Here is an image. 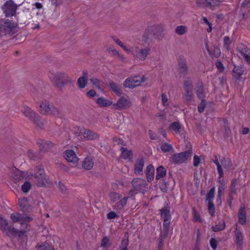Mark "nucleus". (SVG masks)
<instances>
[{
    "mask_svg": "<svg viewBox=\"0 0 250 250\" xmlns=\"http://www.w3.org/2000/svg\"><path fill=\"white\" fill-rule=\"evenodd\" d=\"M185 100L187 102H191L193 98V91L185 92Z\"/></svg>",
    "mask_w": 250,
    "mask_h": 250,
    "instance_id": "5fc2aeb1",
    "label": "nucleus"
},
{
    "mask_svg": "<svg viewBox=\"0 0 250 250\" xmlns=\"http://www.w3.org/2000/svg\"><path fill=\"white\" fill-rule=\"evenodd\" d=\"M121 157L125 160H130L132 158V153L130 150L125 147H121Z\"/></svg>",
    "mask_w": 250,
    "mask_h": 250,
    "instance_id": "c756f323",
    "label": "nucleus"
},
{
    "mask_svg": "<svg viewBox=\"0 0 250 250\" xmlns=\"http://www.w3.org/2000/svg\"><path fill=\"white\" fill-rule=\"evenodd\" d=\"M192 154V150L173 154L170 158V161L174 164H181L185 162Z\"/></svg>",
    "mask_w": 250,
    "mask_h": 250,
    "instance_id": "f8f14e48",
    "label": "nucleus"
},
{
    "mask_svg": "<svg viewBox=\"0 0 250 250\" xmlns=\"http://www.w3.org/2000/svg\"><path fill=\"white\" fill-rule=\"evenodd\" d=\"M156 179L159 180L164 177L166 174V170L162 166L159 167L156 169Z\"/></svg>",
    "mask_w": 250,
    "mask_h": 250,
    "instance_id": "4c0bfd02",
    "label": "nucleus"
},
{
    "mask_svg": "<svg viewBox=\"0 0 250 250\" xmlns=\"http://www.w3.org/2000/svg\"><path fill=\"white\" fill-rule=\"evenodd\" d=\"M12 22L9 20H5L0 26V37L8 34H13L16 32L18 19Z\"/></svg>",
    "mask_w": 250,
    "mask_h": 250,
    "instance_id": "20e7f679",
    "label": "nucleus"
},
{
    "mask_svg": "<svg viewBox=\"0 0 250 250\" xmlns=\"http://www.w3.org/2000/svg\"><path fill=\"white\" fill-rule=\"evenodd\" d=\"M239 222L243 225L246 223V215L245 211V208L241 206L238 213Z\"/></svg>",
    "mask_w": 250,
    "mask_h": 250,
    "instance_id": "c85d7f7f",
    "label": "nucleus"
},
{
    "mask_svg": "<svg viewBox=\"0 0 250 250\" xmlns=\"http://www.w3.org/2000/svg\"><path fill=\"white\" fill-rule=\"evenodd\" d=\"M128 197H124L116 203L114 206L115 209L120 210L124 208V206L126 205L127 199Z\"/></svg>",
    "mask_w": 250,
    "mask_h": 250,
    "instance_id": "c9c22d12",
    "label": "nucleus"
},
{
    "mask_svg": "<svg viewBox=\"0 0 250 250\" xmlns=\"http://www.w3.org/2000/svg\"><path fill=\"white\" fill-rule=\"evenodd\" d=\"M109 86L112 91H113L117 95L121 96L122 95L121 86L113 82L109 83Z\"/></svg>",
    "mask_w": 250,
    "mask_h": 250,
    "instance_id": "7c9ffc66",
    "label": "nucleus"
},
{
    "mask_svg": "<svg viewBox=\"0 0 250 250\" xmlns=\"http://www.w3.org/2000/svg\"><path fill=\"white\" fill-rule=\"evenodd\" d=\"M64 157L67 161L74 164L77 163L78 161V158L76 154L72 150H65L64 153Z\"/></svg>",
    "mask_w": 250,
    "mask_h": 250,
    "instance_id": "412c9836",
    "label": "nucleus"
},
{
    "mask_svg": "<svg viewBox=\"0 0 250 250\" xmlns=\"http://www.w3.org/2000/svg\"><path fill=\"white\" fill-rule=\"evenodd\" d=\"M112 38L114 42H115L118 45H119L125 52L127 53L129 51V47L125 45L118 38L116 37H112Z\"/></svg>",
    "mask_w": 250,
    "mask_h": 250,
    "instance_id": "ea45409f",
    "label": "nucleus"
},
{
    "mask_svg": "<svg viewBox=\"0 0 250 250\" xmlns=\"http://www.w3.org/2000/svg\"><path fill=\"white\" fill-rule=\"evenodd\" d=\"M96 102L102 107H107L111 105H112L113 104L112 101L106 99L104 97H100L97 99Z\"/></svg>",
    "mask_w": 250,
    "mask_h": 250,
    "instance_id": "cd10ccee",
    "label": "nucleus"
},
{
    "mask_svg": "<svg viewBox=\"0 0 250 250\" xmlns=\"http://www.w3.org/2000/svg\"><path fill=\"white\" fill-rule=\"evenodd\" d=\"M34 124L38 129H42L44 126L43 121L39 119L35 120Z\"/></svg>",
    "mask_w": 250,
    "mask_h": 250,
    "instance_id": "6e6d98bb",
    "label": "nucleus"
},
{
    "mask_svg": "<svg viewBox=\"0 0 250 250\" xmlns=\"http://www.w3.org/2000/svg\"><path fill=\"white\" fill-rule=\"evenodd\" d=\"M49 77L52 82L58 86L59 84H68L75 81L72 76L64 72H51Z\"/></svg>",
    "mask_w": 250,
    "mask_h": 250,
    "instance_id": "f257e3e1",
    "label": "nucleus"
},
{
    "mask_svg": "<svg viewBox=\"0 0 250 250\" xmlns=\"http://www.w3.org/2000/svg\"><path fill=\"white\" fill-rule=\"evenodd\" d=\"M161 149L163 152H169L172 149V146L169 144L164 143H162L161 145Z\"/></svg>",
    "mask_w": 250,
    "mask_h": 250,
    "instance_id": "09e8293b",
    "label": "nucleus"
},
{
    "mask_svg": "<svg viewBox=\"0 0 250 250\" xmlns=\"http://www.w3.org/2000/svg\"><path fill=\"white\" fill-rule=\"evenodd\" d=\"M185 92L193 91L192 82L190 80H187L184 83Z\"/></svg>",
    "mask_w": 250,
    "mask_h": 250,
    "instance_id": "58836bf2",
    "label": "nucleus"
},
{
    "mask_svg": "<svg viewBox=\"0 0 250 250\" xmlns=\"http://www.w3.org/2000/svg\"><path fill=\"white\" fill-rule=\"evenodd\" d=\"M129 51L127 52V54L132 55L137 61H143L150 54L151 49L149 46L140 48L138 46L134 45L129 48Z\"/></svg>",
    "mask_w": 250,
    "mask_h": 250,
    "instance_id": "f03ea898",
    "label": "nucleus"
},
{
    "mask_svg": "<svg viewBox=\"0 0 250 250\" xmlns=\"http://www.w3.org/2000/svg\"><path fill=\"white\" fill-rule=\"evenodd\" d=\"M131 184L133 190L138 192H144L148 189L146 181L141 178H134L132 180Z\"/></svg>",
    "mask_w": 250,
    "mask_h": 250,
    "instance_id": "dca6fc26",
    "label": "nucleus"
},
{
    "mask_svg": "<svg viewBox=\"0 0 250 250\" xmlns=\"http://www.w3.org/2000/svg\"><path fill=\"white\" fill-rule=\"evenodd\" d=\"M36 104L38 111L42 114H52L54 115H58L60 114L59 109L50 104L47 100L39 101L36 103Z\"/></svg>",
    "mask_w": 250,
    "mask_h": 250,
    "instance_id": "7ed1b4c3",
    "label": "nucleus"
},
{
    "mask_svg": "<svg viewBox=\"0 0 250 250\" xmlns=\"http://www.w3.org/2000/svg\"><path fill=\"white\" fill-rule=\"evenodd\" d=\"M90 81L93 84H94L96 86V87H97L98 88H100L99 86L100 81L98 79L95 78H91L90 79Z\"/></svg>",
    "mask_w": 250,
    "mask_h": 250,
    "instance_id": "774afa93",
    "label": "nucleus"
},
{
    "mask_svg": "<svg viewBox=\"0 0 250 250\" xmlns=\"http://www.w3.org/2000/svg\"><path fill=\"white\" fill-rule=\"evenodd\" d=\"M145 82L144 76H136L127 78L124 82V86L125 88H133L140 85Z\"/></svg>",
    "mask_w": 250,
    "mask_h": 250,
    "instance_id": "1a4fd4ad",
    "label": "nucleus"
},
{
    "mask_svg": "<svg viewBox=\"0 0 250 250\" xmlns=\"http://www.w3.org/2000/svg\"><path fill=\"white\" fill-rule=\"evenodd\" d=\"M76 130L79 132V135L81 136L82 139L86 140H95L98 138V135L97 133L88 129L76 127L75 128V131Z\"/></svg>",
    "mask_w": 250,
    "mask_h": 250,
    "instance_id": "2eb2a0df",
    "label": "nucleus"
},
{
    "mask_svg": "<svg viewBox=\"0 0 250 250\" xmlns=\"http://www.w3.org/2000/svg\"><path fill=\"white\" fill-rule=\"evenodd\" d=\"M219 176H218V184L220 183H225L224 179V172L223 170H220L218 171Z\"/></svg>",
    "mask_w": 250,
    "mask_h": 250,
    "instance_id": "13d9d810",
    "label": "nucleus"
},
{
    "mask_svg": "<svg viewBox=\"0 0 250 250\" xmlns=\"http://www.w3.org/2000/svg\"><path fill=\"white\" fill-rule=\"evenodd\" d=\"M237 55L239 58L250 64V49L243 44H239L237 47Z\"/></svg>",
    "mask_w": 250,
    "mask_h": 250,
    "instance_id": "9d476101",
    "label": "nucleus"
},
{
    "mask_svg": "<svg viewBox=\"0 0 250 250\" xmlns=\"http://www.w3.org/2000/svg\"><path fill=\"white\" fill-rule=\"evenodd\" d=\"M209 243L211 248L213 250H215L216 249L217 242V241L214 238H211L210 240Z\"/></svg>",
    "mask_w": 250,
    "mask_h": 250,
    "instance_id": "69168bd1",
    "label": "nucleus"
},
{
    "mask_svg": "<svg viewBox=\"0 0 250 250\" xmlns=\"http://www.w3.org/2000/svg\"><path fill=\"white\" fill-rule=\"evenodd\" d=\"M82 167L86 169H90L93 167V162L90 157H86L83 161Z\"/></svg>",
    "mask_w": 250,
    "mask_h": 250,
    "instance_id": "72a5a7b5",
    "label": "nucleus"
},
{
    "mask_svg": "<svg viewBox=\"0 0 250 250\" xmlns=\"http://www.w3.org/2000/svg\"><path fill=\"white\" fill-rule=\"evenodd\" d=\"M154 168L152 165H148L146 167V176L148 182H150L153 179Z\"/></svg>",
    "mask_w": 250,
    "mask_h": 250,
    "instance_id": "2f4dec72",
    "label": "nucleus"
},
{
    "mask_svg": "<svg viewBox=\"0 0 250 250\" xmlns=\"http://www.w3.org/2000/svg\"><path fill=\"white\" fill-rule=\"evenodd\" d=\"M169 129L174 131L176 134H178L180 132L181 126L179 123L175 122L170 124Z\"/></svg>",
    "mask_w": 250,
    "mask_h": 250,
    "instance_id": "a19ab883",
    "label": "nucleus"
},
{
    "mask_svg": "<svg viewBox=\"0 0 250 250\" xmlns=\"http://www.w3.org/2000/svg\"><path fill=\"white\" fill-rule=\"evenodd\" d=\"M236 192V188H230L229 189V202L230 204L231 201L233 199V195Z\"/></svg>",
    "mask_w": 250,
    "mask_h": 250,
    "instance_id": "680f3d73",
    "label": "nucleus"
},
{
    "mask_svg": "<svg viewBox=\"0 0 250 250\" xmlns=\"http://www.w3.org/2000/svg\"><path fill=\"white\" fill-rule=\"evenodd\" d=\"M188 31V28L185 25L177 26L175 29V32L176 34L181 36L185 34Z\"/></svg>",
    "mask_w": 250,
    "mask_h": 250,
    "instance_id": "e433bc0d",
    "label": "nucleus"
},
{
    "mask_svg": "<svg viewBox=\"0 0 250 250\" xmlns=\"http://www.w3.org/2000/svg\"><path fill=\"white\" fill-rule=\"evenodd\" d=\"M225 228V224L224 221L220 222L218 225H216L212 227L213 230L215 232L219 231L224 229Z\"/></svg>",
    "mask_w": 250,
    "mask_h": 250,
    "instance_id": "c03bdc74",
    "label": "nucleus"
},
{
    "mask_svg": "<svg viewBox=\"0 0 250 250\" xmlns=\"http://www.w3.org/2000/svg\"><path fill=\"white\" fill-rule=\"evenodd\" d=\"M231 43V41L229 39V38L228 36H226L224 38V44L223 46L224 47L227 49L229 50V45Z\"/></svg>",
    "mask_w": 250,
    "mask_h": 250,
    "instance_id": "603ef678",
    "label": "nucleus"
},
{
    "mask_svg": "<svg viewBox=\"0 0 250 250\" xmlns=\"http://www.w3.org/2000/svg\"><path fill=\"white\" fill-rule=\"evenodd\" d=\"M110 199L111 201L115 202L120 198V195L117 193H111L110 194Z\"/></svg>",
    "mask_w": 250,
    "mask_h": 250,
    "instance_id": "bf43d9fd",
    "label": "nucleus"
},
{
    "mask_svg": "<svg viewBox=\"0 0 250 250\" xmlns=\"http://www.w3.org/2000/svg\"><path fill=\"white\" fill-rule=\"evenodd\" d=\"M213 162L216 164L217 166V171L220 170H223V168L221 167V165L220 164V162L219 161L217 157L216 156L214 157V159L213 160Z\"/></svg>",
    "mask_w": 250,
    "mask_h": 250,
    "instance_id": "052dcab7",
    "label": "nucleus"
},
{
    "mask_svg": "<svg viewBox=\"0 0 250 250\" xmlns=\"http://www.w3.org/2000/svg\"><path fill=\"white\" fill-rule=\"evenodd\" d=\"M207 103L204 100V99H202L201 102L200 104L198 106V111L200 113H202L205 109V107L207 106Z\"/></svg>",
    "mask_w": 250,
    "mask_h": 250,
    "instance_id": "8fccbe9b",
    "label": "nucleus"
},
{
    "mask_svg": "<svg viewBox=\"0 0 250 250\" xmlns=\"http://www.w3.org/2000/svg\"><path fill=\"white\" fill-rule=\"evenodd\" d=\"M201 162V157L195 155L193 158V166L197 167Z\"/></svg>",
    "mask_w": 250,
    "mask_h": 250,
    "instance_id": "e2e57ef3",
    "label": "nucleus"
},
{
    "mask_svg": "<svg viewBox=\"0 0 250 250\" xmlns=\"http://www.w3.org/2000/svg\"><path fill=\"white\" fill-rule=\"evenodd\" d=\"M128 245V240L127 239H124L121 242L119 248L122 249V250H127Z\"/></svg>",
    "mask_w": 250,
    "mask_h": 250,
    "instance_id": "864d4df0",
    "label": "nucleus"
},
{
    "mask_svg": "<svg viewBox=\"0 0 250 250\" xmlns=\"http://www.w3.org/2000/svg\"><path fill=\"white\" fill-rule=\"evenodd\" d=\"M216 66L220 72H223L224 71V67L221 62H216Z\"/></svg>",
    "mask_w": 250,
    "mask_h": 250,
    "instance_id": "338daca9",
    "label": "nucleus"
},
{
    "mask_svg": "<svg viewBox=\"0 0 250 250\" xmlns=\"http://www.w3.org/2000/svg\"><path fill=\"white\" fill-rule=\"evenodd\" d=\"M18 6L12 0H7L1 7V9L5 16L7 18L14 17L15 19L17 17V10Z\"/></svg>",
    "mask_w": 250,
    "mask_h": 250,
    "instance_id": "39448f33",
    "label": "nucleus"
},
{
    "mask_svg": "<svg viewBox=\"0 0 250 250\" xmlns=\"http://www.w3.org/2000/svg\"><path fill=\"white\" fill-rule=\"evenodd\" d=\"M161 100L163 105L165 106H168L169 105V100L167 96L165 94L162 93L161 95Z\"/></svg>",
    "mask_w": 250,
    "mask_h": 250,
    "instance_id": "3c124183",
    "label": "nucleus"
},
{
    "mask_svg": "<svg viewBox=\"0 0 250 250\" xmlns=\"http://www.w3.org/2000/svg\"><path fill=\"white\" fill-rule=\"evenodd\" d=\"M118 217V215L114 211H110L107 214V218L108 219H113Z\"/></svg>",
    "mask_w": 250,
    "mask_h": 250,
    "instance_id": "0e129e2a",
    "label": "nucleus"
},
{
    "mask_svg": "<svg viewBox=\"0 0 250 250\" xmlns=\"http://www.w3.org/2000/svg\"><path fill=\"white\" fill-rule=\"evenodd\" d=\"M37 250H55L47 242H44L36 246Z\"/></svg>",
    "mask_w": 250,
    "mask_h": 250,
    "instance_id": "473e14b6",
    "label": "nucleus"
},
{
    "mask_svg": "<svg viewBox=\"0 0 250 250\" xmlns=\"http://www.w3.org/2000/svg\"><path fill=\"white\" fill-rule=\"evenodd\" d=\"M214 193L215 187H212L207 194V201L208 203H209V201L212 202L214 197Z\"/></svg>",
    "mask_w": 250,
    "mask_h": 250,
    "instance_id": "a18cd8bd",
    "label": "nucleus"
},
{
    "mask_svg": "<svg viewBox=\"0 0 250 250\" xmlns=\"http://www.w3.org/2000/svg\"><path fill=\"white\" fill-rule=\"evenodd\" d=\"M0 228L3 232L7 235L9 233H14L16 232V230L12 226L8 225L7 221L6 219L0 214Z\"/></svg>",
    "mask_w": 250,
    "mask_h": 250,
    "instance_id": "a211bd4d",
    "label": "nucleus"
},
{
    "mask_svg": "<svg viewBox=\"0 0 250 250\" xmlns=\"http://www.w3.org/2000/svg\"><path fill=\"white\" fill-rule=\"evenodd\" d=\"M222 2V0H197L196 3L199 7H207L213 10L218 7Z\"/></svg>",
    "mask_w": 250,
    "mask_h": 250,
    "instance_id": "6e6552de",
    "label": "nucleus"
},
{
    "mask_svg": "<svg viewBox=\"0 0 250 250\" xmlns=\"http://www.w3.org/2000/svg\"><path fill=\"white\" fill-rule=\"evenodd\" d=\"M27 173L18 170L16 168L12 170L11 177L14 180L15 183L19 182L23 179H26Z\"/></svg>",
    "mask_w": 250,
    "mask_h": 250,
    "instance_id": "6ab92c4d",
    "label": "nucleus"
},
{
    "mask_svg": "<svg viewBox=\"0 0 250 250\" xmlns=\"http://www.w3.org/2000/svg\"><path fill=\"white\" fill-rule=\"evenodd\" d=\"M34 182L38 187L45 186L46 179L43 168L39 166L35 170L34 173Z\"/></svg>",
    "mask_w": 250,
    "mask_h": 250,
    "instance_id": "9b49d317",
    "label": "nucleus"
},
{
    "mask_svg": "<svg viewBox=\"0 0 250 250\" xmlns=\"http://www.w3.org/2000/svg\"><path fill=\"white\" fill-rule=\"evenodd\" d=\"M31 187V184L28 181H26L21 186V189L23 192L27 193L30 189Z\"/></svg>",
    "mask_w": 250,
    "mask_h": 250,
    "instance_id": "de8ad7c7",
    "label": "nucleus"
},
{
    "mask_svg": "<svg viewBox=\"0 0 250 250\" xmlns=\"http://www.w3.org/2000/svg\"><path fill=\"white\" fill-rule=\"evenodd\" d=\"M179 70L181 73L185 74L188 71V66L186 63V61L183 57L179 58Z\"/></svg>",
    "mask_w": 250,
    "mask_h": 250,
    "instance_id": "393cba45",
    "label": "nucleus"
},
{
    "mask_svg": "<svg viewBox=\"0 0 250 250\" xmlns=\"http://www.w3.org/2000/svg\"><path fill=\"white\" fill-rule=\"evenodd\" d=\"M10 219L13 223L20 222L21 225L25 228L31 221V218L26 216L24 214L20 213H13L10 215Z\"/></svg>",
    "mask_w": 250,
    "mask_h": 250,
    "instance_id": "ddd939ff",
    "label": "nucleus"
},
{
    "mask_svg": "<svg viewBox=\"0 0 250 250\" xmlns=\"http://www.w3.org/2000/svg\"><path fill=\"white\" fill-rule=\"evenodd\" d=\"M36 144L39 147L40 151L44 153L51 150L55 146L53 142L40 138L36 140Z\"/></svg>",
    "mask_w": 250,
    "mask_h": 250,
    "instance_id": "4468645a",
    "label": "nucleus"
},
{
    "mask_svg": "<svg viewBox=\"0 0 250 250\" xmlns=\"http://www.w3.org/2000/svg\"><path fill=\"white\" fill-rule=\"evenodd\" d=\"M220 161L222 168L223 167L227 170H229L232 168V165L229 158L224 157L220 159Z\"/></svg>",
    "mask_w": 250,
    "mask_h": 250,
    "instance_id": "bb28decb",
    "label": "nucleus"
},
{
    "mask_svg": "<svg viewBox=\"0 0 250 250\" xmlns=\"http://www.w3.org/2000/svg\"><path fill=\"white\" fill-rule=\"evenodd\" d=\"M109 238L107 237H104L101 241V247L104 250H107L109 246Z\"/></svg>",
    "mask_w": 250,
    "mask_h": 250,
    "instance_id": "79ce46f5",
    "label": "nucleus"
},
{
    "mask_svg": "<svg viewBox=\"0 0 250 250\" xmlns=\"http://www.w3.org/2000/svg\"><path fill=\"white\" fill-rule=\"evenodd\" d=\"M87 79V73L86 71H83V76L80 77L77 81V84L79 88H83L85 87Z\"/></svg>",
    "mask_w": 250,
    "mask_h": 250,
    "instance_id": "a878e982",
    "label": "nucleus"
},
{
    "mask_svg": "<svg viewBox=\"0 0 250 250\" xmlns=\"http://www.w3.org/2000/svg\"><path fill=\"white\" fill-rule=\"evenodd\" d=\"M208 207L209 213L211 215L213 216L214 214V205L212 203V202L209 201V203H208Z\"/></svg>",
    "mask_w": 250,
    "mask_h": 250,
    "instance_id": "4d7b16f0",
    "label": "nucleus"
},
{
    "mask_svg": "<svg viewBox=\"0 0 250 250\" xmlns=\"http://www.w3.org/2000/svg\"><path fill=\"white\" fill-rule=\"evenodd\" d=\"M192 215L193 221L194 222H202V219L198 212L194 208H192Z\"/></svg>",
    "mask_w": 250,
    "mask_h": 250,
    "instance_id": "49530a36",
    "label": "nucleus"
},
{
    "mask_svg": "<svg viewBox=\"0 0 250 250\" xmlns=\"http://www.w3.org/2000/svg\"><path fill=\"white\" fill-rule=\"evenodd\" d=\"M144 166V161L143 159L137 160L134 166V172L135 174L140 175L143 173Z\"/></svg>",
    "mask_w": 250,
    "mask_h": 250,
    "instance_id": "5701e85b",
    "label": "nucleus"
},
{
    "mask_svg": "<svg viewBox=\"0 0 250 250\" xmlns=\"http://www.w3.org/2000/svg\"><path fill=\"white\" fill-rule=\"evenodd\" d=\"M21 112L29 119H31V109L29 107L23 106Z\"/></svg>",
    "mask_w": 250,
    "mask_h": 250,
    "instance_id": "37998d69",
    "label": "nucleus"
},
{
    "mask_svg": "<svg viewBox=\"0 0 250 250\" xmlns=\"http://www.w3.org/2000/svg\"><path fill=\"white\" fill-rule=\"evenodd\" d=\"M164 28L162 26L159 25H154L148 27L145 31L142 36V42H147L151 40L153 37L157 34V32H162Z\"/></svg>",
    "mask_w": 250,
    "mask_h": 250,
    "instance_id": "423d86ee",
    "label": "nucleus"
},
{
    "mask_svg": "<svg viewBox=\"0 0 250 250\" xmlns=\"http://www.w3.org/2000/svg\"><path fill=\"white\" fill-rule=\"evenodd\" d=\"M20 210L23 213L29 212L31 209V201L30 197H22L18 200Z\"/></svg>",
    "mask_w": 250,
    "mask_h": 250,
    "instance_id": "f3484780",
    "label": "nucleus"
},
{
    "mask_svg": "<svg viewBox=\"0 0 250 250\" xmlns=\"http://www.w3.org/2000/svg\"><path fill=\"white\" fill-rule=\"evenodd\" d=\"M195 92L197 97L199 99H204L205 97V92L203 87V83L202 82L199 81L197 82L195 87Z\"/></svg>",
    "mask_w": 250,
    "mask_h": 250,
    "instance_id": "4be33fe9",
    "label": "nucleus"
},
{
    "mask_svg": "<svg viewBox=\"0 0 250 250\" xmlns=\"http://www.w3.org/2000/svg\"><path fill=\"white\" fill-rule=\"evenodd\" d=\"M234 235H235V242L236 244L239 246H241L243 243V236L242 234V232L241 231L240 229H239L237 227V225H236V228L234 231Z\"/></svg>",
    "mask_w": 250,
    "mask_h": 250,
    "instance_id": "b1692460",
    "label": "nucleus"
},
{
    "mask_svg": "<svg viewBox=\"0 0 250 250\" xmlns=\"http://www.w3.org/2000/svg\"><path fill=\"white\" fill-rule=\"evenodd\" d=\"M131 106L132 103L130 99L125 96L121 97L116 103L112 104L113 109L118 110L127 109L130 108Z\"/></svg>",
    "mask_w": 250,
    "mask_h": 250,
    "instance_id": "0eeeda50",
    "label": "nucleus"
},
{
    "mask_svg": "<svg viewBox=\"0 0 250 250\" xmlns=\"http://www.w3.org/2000/svg\"><path fill=\"white\" fill-rule=\"evenodd\" d=\"M244 70L243 69L237 65H234L233 69V76L238 79L240 78L241 76L243 74Z\"/></svg>",
    "mask_w": 250,
    "mask_h": 250,
    "instance_id": "f704fd0d",
    "label": "nucleus"
},
{
    "mask_svg": "<svg viewBox=\"0 0 250 250\" xmlns=\"http://www.w3.org/2000/svg\"><path fill=\"white\" fill-rule=\"evenodd\" d=\"M161 214L164 220L163 226L167 232L170 221L169 210L167 208H163L161 210Z\"/></svg>",
    "mask_w": 250,
    "mask_h": 250,
    "instance_id": "aec40b11",
    "label": "nucleus"
}]
</instances>
